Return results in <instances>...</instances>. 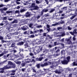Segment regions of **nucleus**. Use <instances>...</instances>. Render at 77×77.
Masks as SVG:
<instances>
[{"label":"nucleus","instance_id":"nucleus-37","mask_svg":"<svg viewBox=\"0 0 77 77\" xmlns=\"http://www.w3.org/2000/svg\"><path fill=\"white\" fill-rule=\"evenodd\" d=\"M47 37H49V38H48V39H52V37L50 36V35H47Z\"/></svg>","mask_w":77,"mask_h":77},{"label":"nucleus","instance_id":"nucleus-35","mask_svg":"<svg viewBox=\"0 0 77 77\" xmlns=\"http://www.w3.org/2000/svg\"><path fill=\"white\" fill-rule=\"evenodd\" d=\"M44 16H45V17H48V16H49V14L48 13L46 14H45Z\"/></svg>","mask_w":77,"mask_h":77},{"label":"nucleus","instance_id":"nucleus-3","mask_svg":"<svg viewBox=\"0 0 77 77\" xmlns=\"http://www.w3.org/2000/svg\"><path fill=\"white\" fill-rule=\"evenodd\" d=\"M44 59V57H39V58L38 57H37L36 58L35 60L36 61H42V59Z\"/></svg>","mask_w":77,"mask_h":77},{"label":"nucleus","instance_id":"nucleus-19","mask_svg":"<svg viewBox=\"0 0 77 77\" xmlns=\"http://www.w3.org/2000/svg\"><path fill=\"white\" fill-rule=\"evenodd\" d=\"M70 57L69 56H68L67 57V61L68 62H69V60H70Z\"/></svg>","mask_w":77,"mask_h":77},{"label":"nucleus","instance_id":"nucleus-8","mask_svg":"<svg viewBox=\"0 0 77 77\" xmlns=\"http://www.w3.org/2000/svg\"><path fill=\"white\" fill-rule=\"evenodd\" d=\"M24 44V42H20L17 43V45H23Z\"/></svg>","mask_w":77,"mask_h":77},{"label":"nucleus","instance_id":"nucleus-9","mask_svg":"<svg viewBox=\"0 0 77 77\" xmlns=\"http://www.w3.org/2000/svg\"><path fill=\"white\" fill-rule=\"evenodd\" d=\"M77 14L76 13V14L72 16L70 18V20H73V19H74V18H75V17H77Z\"/></svg>","mask_w":77,"mask_h":77},{"label":"nucleus","instance_id":"nucleus-43","mask_svg":"<svg viewBox=\"0 0 77 77\" xmlns=\"http://www.w3.org/2000/svg\"><path fill=\"white\" fill-rule=\"evenodd\" d=\"M62 29V27H58L57 28V29L58 30H60V29Z\"/></svg>","mask_w":77,"mask_h":77},{"label":"nucleus","instance_id":"nucleus-52","mask_svg":"<svg viewBox=\"0 0 77 77\" xmlns=\"http://www.w3.org/2000/svg\"><path fill=\"white\" fill-rule=\"evenodd\" d=\"M72 74L70 73L69 75V77H72Z\"/></svg>","mask_w":77,"mask_h":77},{"label":"nucleus","instance_id":"nucleus-27","mask_svg":"<svg viewBox=\"0 0 77 77\" xmlns=\"http://www.w3.org/2000/svg\"><path fill=\"white\" fill-rule=\"evenodd\" d=\"M15 43H12V44L11 45V47H15Z\"/></svg>","mask_w":77,"mask_h":77},{"label":"nucleus","instance_id":"nucleus-18","mask_svg":"<svg viewBox=\"0 0 77 77\" xmlns=\"http://www.w3.org/2000/svg\"><path fill=\"white\" fill-rule=\"evenodd\" d=\"M12 23H18V20H14L12 22Z\"/></svg>","mask_w":77,"mask_h":77},{"label":"nucleus","instance_id":"nucleus-58","mask_svg":"<svg viewBox=\"0 0 77 77\" xmlns=\"http://www.w3.org/2000/svg\"><path fill=\"white\" fill-rule=\"evenodd\" d=\"M5 5L3 4L0 5V8H2L3 6H4Z\"/></svg>","mask_w":77,"mask_h":77},{"label":"nucleus","instance_id":"nucleus-22","mask_svg":"<svg viewBox=\"0 0 77 77\" xmlns=\"http://www.w3.org/2000/svg\"><path fill=\"white\" fill-rule=\"evenodd\" d=\"M34 9L35 10H36L39 9V7L37 6H35L34 8Z\"/></svg>","mask_w":77,"mask_h":77},{"label":"nucleus","instance_id":"nucleus-13","mask_svg":"<svg viewBox=\"0 0 77 77\" xmlns=\"http://www.w3.org/2000/svg\"><path fill=\"white\" fill-rule=\"evenodd\" d=\"M16 66V65L15 64H13L11 66V68H15Z\"/></svg>","mask_w":77,"mask_h":77},{"label":"nucleus","instance_id":"nucleus-12","mask_svg":"<svg viewBox=\"0 0 77 77\" xmlns=\"http://www.w3.org/2000/svg\"><path fill=\"white\" fill-rule=\"evenodd\" d=\"M67 8H68L67 6L63 7L62 8V9H63L64 11H66V10H67Z\"/></svg>","mask_w":77,"mask_h":77},{"label":"nucleus","instance_id":"nucleus-15","mask_svg":"<svg viewBox=\"0 0 77 77\" xmlns=\"http://www.w3.org/2000/svg\"><path fill=\"white\" fill-rule=\"evenodd\" d=\"M24 42H29V41L27 38H25L24 40Z\"/></svg>","mask_w":77,"mask_h":77},{"label":"nucleus","instance_id":"nucleus-60","mask_svg":"<svg viewBox=\"0 0 77 77\" xmlns=\"http://www.w3.org/2000/svg\"><path fill=\"white\" fill-rule=\"evenodd\" d=\"M57 25L56 24V23H54V24H52V26H56Z\"/></svg>","mask_w":77,"mask_h":77},{"label":"nucleus","instance_id":"nucleus-7","mask_svg":"<svg viewBox=\"0 0 77 77\" xmlns=\"http://www.w3.org/2000/svg\"><path fill=\"white\" fill-rule=\"evenodd\" d=\"M8 68H9L7 66H4L3 68H2L1 70L4 71H5V69H8Z\"/></svg>","mask_w":77,"mask_h":77},{"label":"nucleus","instance_id":"nucleus-11","mask_svg":"<svg viewBox=\"0 0 77 77\" xmlns=\"http://www.w3.org/2000/svg\"><path fill=\"white\" fill-rule=\"evenodd\" d=\"M2 23H3V24L4 25V24H8V21L7 20H5V21H4V20H3Z\"/></svg>","mask_w":77,"mask_h":77},{"label":"nucleus","instance_id":"nucleus-10","mask_svg":"<svg viewBox=\"0 0 77 77\" xmlns=\"http://www.w3.org/2000/svg\"><path fill=\"white\" fill-rule=\"evenodd\" d=\"M25 16L26 17H30V14H29V12H27L26 13Z\"/></svg>","mask_w":77,"mask_h":77},{"label":"nucleus","instance_id":"nucleus-42","mask_svg":"<svg viewBox=\"0 0 77 77\" xmlns=\"http://www.w3.org/2000/svg\"><path fill=\"white\" fill-rule=\"evenodd\" d=\"M3 10L4 11H6V10H8V8H6V7H4L3 8Z\"/></svg>","mask_w":77,"mask_h":77},{"label":"nucleus","instance_id":"nucleus-36","mask_svg":"<svg viewBox=\"0 0 77 77\" xmlns=\"http://www.w3.org/2000/svg\"><path fill=\"white\" fill-rule=\"evenodd\" d=\"M29 55L30 56H34V54H33V53L32 52H30L29 54Z\"/></svg>","mask_w":77,"mask_h":77},{"label":"nucleus","instance_id":"nucleus-30","mask_svg":"<svg viewBox=\"0 0 77 77\" xmlns=\"http://www.w3.org/2000/svg\"><path fill=\"white\" fill-rule=\"evenodd\" d=\"M45 1L47 5H48L49 2H50V1H48V0H45Z\"/></svg>","mask_w":77,"mask_h":77},{"label":"nucleus","instance_id":"nucleus-46","mask_svg":"<svg viewBox=\"0 0 77 77\" xmlns=\"http://www.w3.org/2000/svg\"><path fill=\"white\" fill-rule=\"evenodd\" d=\"M25 69L26 68H22L21 69L22 71V72H24V71H25Z\"/></svg>","mask_w":77,"mask_h":77},{"label":"nucleus","instance_id":"nucleus-34","mask_svg":"<svg viewBox=\"0 0 77 77\" xmlns=\"http://www.w3.org/2000/svg\"><path fill=\"white\" fill-rule=\"evenodd\" d=\"M15 14H20V11L18 10H16L15 11Z\"/></svg>","mask_w":77,"mask_h":77},{"label":"nucleus","instance_id":"nucleus-62","mask_svg":"<svg viewBox=\"0 0 77 77\" xmlns=\"http://www.w3.org/2000/svg\"><path fill=\"white\" fill-rule=\"evenodd\" d=\"M3 19H4V20H7V17H3Z\"/></svg>","mask_w":77,"mask_h":77},{"label":"nucleus","instance_id":"nucleus-17","mask_svg":"<svg viewBox=\"0 0 77 77\" xmlns=\"http://www.w3.org/2000/svg\"><path fill=\"white\" fill-rule=\"evenodd\" d=\"M77 29H75L73 30V32L74 34H77Z\"/></svg>","mask_w":77,"mask_h":77},{"label":"nucleus","instance_id":"nucleus-54","mask_svg":"<svg viewBox=\"0 0 77 77\" xmlns=\"http://www.w3.org/2000/svg\"><path fill=\"white\" fill-rule=\"evenodd\" d=\"M2 39H3V37L0 36V40H2Z\"/></svg>","mask_w":77,"mask_h":77},{"label":"nucleus","instance_id":"nucleus-1","mask_svg":"<svg viewBox=\"0 0 77 77\" xmlns=\"http://www.w3.org/2000/svg\"><path fill=\"white\" fill-rule=\"evenodd\" d=\"M13 64V63L12 62L9 61L8 62V63L7 65H6V66L8 68V69H10V68H11V66H12Z\"/></svg>","mask_w":77,"mask_h":77},{"label":"nucleus","instance_id":"nucleus-45","mask_svg":"<svg viewBox=\"0 0 77 77\" xmlns=\"http://www.w3.org/2000/svg\"><path fill=\"white\" fill-rule=\"evenodd\" d=\"M72 42H71V41H69L68 42H67L68 44H69V45L71 44Z\"/></svg>","mask_w":77,"mask_h":77},{"label":"nucleus","instance_id":"nucleus-41","mask_svg":"<svg viewBox=\"0 0 77 77\" xmlns=\"http://www.w3.org/2000/svg\"><path fill=\"white\" fill-rule=\"evenodd\" d=\"M40 17H41V16L39 15V14L38 15V16L37 17V20H38V19H39V18H40Z\"/></svg>","mask_w":77,"mask_h":77},{"label":"nucleus","instance_id":"nucleus-44","mask_svg":"<svg viewBox=\"0 0 77 77\" xmlns=\"http://www.w3.org/2000/svg\"><path fill=\"white\" fill-rule=\"evenodd\" d=\"M35 37V35H32L30 36V38H34Z\"/></svg>","mask_w":77,"mask_h":77},{"label":"nucleus","instance_id":"nucleus-33","mask_svg":"<svg viewBox=\"0 0 77 77\" xmlns=\"http://www.w3.org/2000/svg\"><path fill=\"white\" fill-rule=\"evenodd\" d=\"M73 66H77V63H76L75 62H73Z\"/></svg>","mask_w":77,"mask_h":77},{"label":"nucleus","instance_id":"nucleus-23","mask_svg":"<svg viewBox=\"0 0 77 77\" xmlns=\"http://www.w3.org/2000/svg\"><path fill=\"white\" fill-rule=\"evenodd\" d=\"M26 65V63H22L21 64V66L23 67L24 66Z\"/></svg>","mask_w":77,"mask_h":77},{"label":"nucleus","instance_id":"nucleus-39","mask_svg":"<svg viewBox=\"0 0 77 77\" xmlns=\"http://www.w3.org/2000/svg\"><path fill=\"white\" fill-rule=\"evenodd\" d=\"M69 33H70V34H71V35H74V32H69Z\"/></svg>","mask_w":77,"mask_h":77},{"label":"nucleus","instance_id":"nucleus-16","mask_svg":"<svg viewBox=\"0 0 77 77\" xmlns=\"http://www.w3.org/2000/svg\"><path fill=\"white\" fill-rule=\"evenodd\" d=\"M14 56H15V59H17L18 58V57H20V55H19V54H17L16 55H15Z\"/></svg>","mask_w":77,"mask_h":77},{"label":"nucleus","instance_id":"nucleus-29","mask_svg":"<svg viewBox=\"0 0 77 77\" xmlns=\"http://www.w3.org/2000/svg\"><path fill=\"white\" fill-rule=\"evenodd\" d=\"M21 63V61H17L16 62V63L17 65H20Z\"/></svg>","mask_w":77,"mask_h":77},{"label":"nucleus","instance_id":"nucleus-24","mask_svg":"<svg viewBox=\"0 0 77 77\" xmlns=\"http://www.w3.org/2000/svg\"><path fill=\"white\" fill-rule=\"evenodd\" d=\"M35 66H36L37 68H40V64H37Z\"/></svg>","mask_w":77,"mask_h":77},{"label":"nucleus","instance_id":"nucleus-48","mask_svg":"<svg viewBox=\"0 0 77 77\" xmlns=\"http://www.w3.org/2000/svg\"><path fill=\"white\" fill-rule=\"evenodd\" d=\"M32 69L33 70L32 72H36V71L35 70V69Z\"/></svg>","mask_w":77,"mask_h":77},{"label":"nucleus","instance_id":"nucleus-4","mask_svg":"<svg viewBox=\"0 0 77 77\" xmlns=\"http://www.w3.org/2000/svg\"><path fill=\"white\" fill-rule=\"evenodd\" d=\"M61 62L62 64H63V65H66V64H68V63L67 60H66L61 61Z\"/></svg>","mask_w":77,"mask_h":77},{"label":"nucleus","instance_id":"nucleus-63","mask_svg":"<svg viewBox=\"0 0 77 77\" xmlns=\"http://www.w3.org/2000/svg\"><path fill=\"white\" fill-rule=\"evenodd\" d=\"M16 8L17 9H20V6H17Z\"/></svg>","mask_w":77,"mask_h":77},{"label":"nucleus","instance_id":"nucleus-40","mask_svg":"<svg viewBox=\"0 0 77 77\" xmlns=\"http://www.w3.org/2000/svg\"><path fill=\"white\" fill-rule=\"evenodd\" d=\"M25 11V10L24 9H22L20 10V12H24Z\"/></svg>","mask_w":77,"mask_h":77},{"label":"nucleus","instance_id":"nucleus-50","mask_svg":"<svg viewBox=\"0 0 77 77\" xmlns=\"http://www.w3.org/2000/svg\"><path fill=\"white\" fill-rule=\"evenodd\" d=\"M16 71V70H12L11 71V72H15Z\"/></svg>","mask_w":77,"mask_h":77},{"label":"nucleus","instance_id":"nucleus-26","mask_svg":"<svg viewBox=\"0 0 77 77\" xmlns=\"http://www.w3.org/2000/svg\"><path fill=\"white\" fill-rule=\"evenodd\" d=\"M54 46H56V45H58L59 43H57L56 42H54Z\"/></svg>","mask_w":77,"mask_h":77},{"label":"nucleus","instance_id":"nucleus-38","mask_svg":"<svg viewBox=\"0 0 77 77\" xmlns=\"http://www.w3.org/2000/svg\"><path fill=\"white\" fill-rule=\"evenodd\" d=\"M24 45L25 46V48H27V47H28V44L27 43L25 44Z\"/></svg>","mask_w":77,"mask_h":77},{"label":"nucleus","instance_id":"nucleus-53","mask_svg":"<svg viewBox=\"0 0 77 77\" xmlns=\"http://www.w3.org/2000/svg\"><path fill=\"white\" fill-rule=\"evenodd\" d=\"M33 24H32V23H30L29 25V27H32V26Z\"/></svg>","mask_w":77,"mask_h":77},{"label":"nucleus","instance_id":"nucleus-57","mask_svg":"<svg viewBox=\"0 0 77 77\" xmlns=\"http://www.w3.org/2000/svg\"><path fill=\"white\" fill-rule=\"evenodd\" d=\"M36 3L37 4H39L40 3V2H39V1L38 0H37V1H36Z\"/></svg>","mask_w":77,"mask_h":77},{"label":"nucleus","instance_id":"nucleus-47","mask_svg":"<svg viewBox=\"0 0 77 77\" xmlns=\"http://www.w3.org/2000/svg\"><path fill=\"white\" fill-rule=\"evenodd\" d=\"M59 51H60V49H58V50H57L55 52L56 53H58Z\"/></svg>","mask_w":77,"mask_h":77},{"label":"nucleus","instance_id":"nucleus-49","mask_svg":"<svg viewBox=\"0 0 77 77\" xmlns=\"http://www.w3.org/2000/svg\"><path fill=\"white\" fill-rule=\"evenodd\" d=\"M3 11H4V10H3V8L0 9V11H1V12H2V13L3 12Z\"/></svg>","mask_w":77,"mask_h":77},{"label":"nucleus","instance_id":"nucleus-6","mask_svg":"<svg viewBox=\"0 0 77 77\" xmlns=\"http://www.w3.org/2000/svg\"><path fill=\"white\" fill-rule=\"evenodd\" d=\"M64 23H65V22L63 20H62L61 21H59V22H58L57 23H56V24L57 25L58 24V25H59V24H63Z\"/></svg>","mask_w":77,"mask_h":77},{"label":"nucleus","instance_id":"nucleus-21","mask_svg":"<svg viewBox=\"0 0 77 77\" xmlns=\"http://www.w3.org/2000/svg\"><path fill=\"white\" fill-rule=\"evenodd\" d=\"M6 61H7V60H4L3 61L0 62V65L5 63L6 62Z\"/></svg>","mask_w":77,"mask_h":77},{"label":"nucleus","instance_id":"nucleus-25","mask_svg":"<svg viewBox=\"0 0 77 77\" xmlns=\"http://www.w3.org/2000/svg\"><path fill=\"white\" fill-rule=\"evenodd\" d=\"M61 53L62 54H65V51H64V50L61 51Z\"/></svg>","mask_w":77,"mask_h":77},{"label":"nucleus","instance_id":"nucleus-64","mask_svg":"<svg viewBox=\"0 0 77 77\" xmlns=\"http://www.w3.org/2000/svg\"><path fill=\"white\" fill-rule=\"evenodd\" d=\"M16 2L17 4V5H20V4L21 3L20 2Z\"/></svg>","mask_w":77,"mask_h":77},{"label":"nucleus","instance_id":"nucleus-14","mask_svg":"<svg viewBox=\"0 0 77 77\" xmlns=\"http://www.w3.org/2000/svg\"><path fill=\"white\" fill-rule=\"evenodd\" d=\"M50 9L51 10L49 12V13H52V12H53L54 11H55V9H54L51 8Z\"/></svg>","mask_w":77,"mask_h":77},{"label":"nucleus","instance_id":"nucleus-5","mask_svg":"<svg viewBox=\"0 0 77 77\" xmlns=\"http://www.w3.org/2000/svg\"><path fill=\"white\" fill-rule=\"evenodd\" d=\"M48 64L47 62L44 63V64H41V66L42 67H44V66H47L48 65Z\"/></svg>","mask_w":77,"mask_h":77},{"label":"nucleus","instance_id":"nucleus-20","mask_svg":"<svg viewBox=\"0 0 77 77\" xmlns=\"http://www.w3.org/2000/svg\"><path fill=\"white\" fill-rule=\"evenodd\" d=\"M35 6V4L32 3L31 6L30 8H34Z\"/></svg>","mask_w":77,"mask_h":77},{"label":"nucleus","instance_id":"nucleus-55","mask_svg":"<svg viewBox=\"0 0 77 77\" xmlns=\"http://www.w3.org/2000/svg\"><path fill=\"white\" fill-rule=\"evenodd\" d=\"M67 27L68 30H71V28L69 26H68Z\"/></svg>","mask_w":77,"mask_h":77},{"label":"nucleus","instance_id":"nucleus-32","mask_svg":"<svg viewBox=\"0 0 77 77\" xmlns=\"http://www.w3.org/2000/svg\"><path fill=\"white\" fill-rule=\"evenodd\" d=\"M71 39V37H70V38H68L66 39V41L67 42H68V41H70Z\"/></svg>","mask_w":77,"mask_h":77},{"label":"nucleus","instance_id":"nucleus-59","mask_svg":"<svg viewBox=\"0 0 77 77\" xmlns=\"http://www.w3.org/2000/svg\"><path fill=\"white\" fill-rule=\"evenodd\" d=\"M32 51L33 52H34L33 54L35 55H36V52H35V50H33Z\"/></svg>","mask_w":77,"mask_h":77},{"label":"nucleus","instance_id":"nucleus-31","mask_svg":"<svg viewBox=\"0 0 77 77\" xmlns=\"http://www.w3.org/2000/svg\"><path fill=\"white\" fill-rule=\"evenodd\" d=\"M6 13L7 14H10V13H12V11H7Z\"/></svg>","mask_w":77,"mask_h":77},{"label":"nucleus","instance_id":"nucleus-51","mask_svg":"<svg viewBox=\"0 0 77 77\" xmlns=\"http://www.w3.org/2000/svg\"><path fill=\"white\" fill-rule=\"evenodd\" d=\"M37 28H39L40 27H42V25H38L37 26Z\"/></svg>","mask_w":77,"mask_h":77},{"label":"nucleus","instance_id":"nucleus-2","mask_svg":"<svg viewBox=\"0 0 77 77\" xmlns=\"http://www.w3.org/2000/svg\"><path fill=\"white\" fill-rule=\"evenodd\" d=\"M48 11V9H47L46 8H45L43 9L41 12V14H40V16H42L43 14H44V12H47Z\"/></svg>","mask_w":77,"mask_h":77},{"label":"nucleus","instance_id":"nucleus-61","mask_svg":"<svg viewBox=\"0 0 77 77\" xmlns=\"http://www.w3.org/2000/svg\"><path fill=\"white\" fill-rule=\"evenodd\" d=\"M64 38H62L61 40V42H64Z\"/></svg>","mask_w":77,"mask_h":77},{"label":"nucleus","instance_id":"nucleus-28","mask_svg":"<svg viewBox=\"0 0 77 77\" xmlns=\"http://www.w3.org/2000/svg\"><path fill=\"white\" fill-rule=\"evenodd\" d=\"M43 36H45V37H47V33H46L45 32H44L43 33Z\"/></svg>","mask_w":77,"mask_h":77},{"label":"nucleus","instance_id":"nucleus-56","mask_svg":"<svg viewBox=\"0 0 77 77\" xmlns=\"http://www.w3.org/2000/svg\"><path fill=\"white\" fill-rule=\"evenodd\" d=\"M32 62H34V63H35V60L34 59H32Z\"/></svg>","mask_w":77,"mask_h":77}]
</instances>
